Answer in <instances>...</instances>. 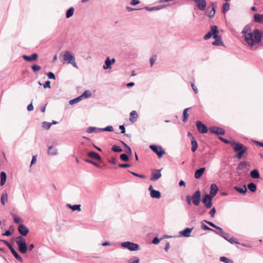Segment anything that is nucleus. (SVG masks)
<instances>
[{
    "instance_id": "f257e3e1",
    "label": "nucleus",
    "mask_w": 263,
    "mask_h": 263,
    "mask_svg": "<svg viewBox=\"0 0 263 263\" xmlns=\"http://www.w3.org/2000/svg\"><path fill=\"white\" fill-rule=\"evenodd\" d=\"M241 33L245 41L250 47L260 43L263 35L262 31L258 29H255L251 32V28L248 26H246L243 28Z\"/></svg>"
},
{
    "instance_id": "f03ea898",
    "label": "nucleus",
    "mask_w": 263,
    "mask_h": 263,
    "mask_svg": "<svg viewBox=\"0 0 263 263\" xmlns=\"http://www.w3.org/2000/svg\"><path fill=\"white\" fill-rule=\"evenodd\" d=\"M231 146L235 152L237 153L236 158L237 159H241L242 156L248 151V147L244 146L242 144L238 142H233L231 143Z\"/></svg>"
},
{
    "instance_id": "7ed1b4c3",
    "label": "nucleus",
    "mask_w": 263,
    "mask_h": 263,
    "mask_svg": "<svg viewBox=\"0 0 263 263\" xmlns=\"http://www.w3.org/2000/svg\"><path fill=\"white\" fill-rule=\"evenodd\" d=\"M63 61L67 64H71L74 67L78 68L75 61L74 54L72 52L67 50L63 52Z\"/></svg>"
},
{
    "instance_id": "20e7f679",
    "label": "nucleus",
    "mask_w": 263,
    "mask_h": 263,
    "mask_svg": "<svg viewBox=\"0 0 263 263\" xmlns=\"http://www.w3.org/2000/svg\"><path fill=\"white\" fill-rule=\"evenodd\" d=\"M16 243L18 246L19 251L22 254H25L28 250L25 238L19 236L16 238Z\"/></svg>"
},
{
    "instance_id": "39448f33",
    "label": "nucleus",
    "mask_w": 263,
    "mask_h": 263,
    "mask_svg": "<svg viewBox=\"0 0 263 263\" xmlns=\"http://www.w3.org/2000/svg\"><path fill=\"white\" fill-rule=\"evenodd\" d=\"M214 197H211L209 194H205L202 199V202L204 204V206L206 209H210L213 206V199Z\"/></svg>"
},
{
    "instance_id": "423d86ee",
    "label": "nucleus",
    "mask_w": 263,
    "mask_h": 263,
    "mask_svg": "<svg viewBox=\"0 0 263 263\" xmlns=\"http://www.w3.org/2000/svg\"><path fill=\"white\" fill-rule=\"evenodd\" d=\"M121 246L127 248L131 251H136L139 250V246L135 243L130 241H125L121 243Z\"/></svg>"
},
{
    "instance_id": "0eeeda50",
    "label": "nucleus",
    "mask_w": 263,
    "mask_h": 263,
    "mask_svg": "<svg viewBox=\"0 0 263 263\" xmlns=\"http://www.w3.org/2000/svg\"><path fill=\"white\" fill-rule=\"evenodd\" d=\"M201 193L199 190L195 191L191 196L192 199V203L195 206L199 205L201 201Z\"/></svg>"
},
{
    "instance_id": "6e6552de",
    "label": "nucleus",
    "mask_w": 263,
    "mask_h": 263,
    "mask_svg": "<svg viewBox=\"0 0 263 263\" xmlns=\"http://www.w3.org/2000/svg\"><path fill=\"white\" fill-rule=\"evenodd\" d=\"M149 148L157 155L159 158H161L165 153V151L162 148L161 146L151 145L149 146Z\"/></svg>"
},
{
    "instance_id": "1a4fd4ad",
    "label": "nucleus",
    "mask_w": 263,
    "mask_h": 263,
    "mask_svg": "<svg viewBox=\"0 0 263 263\" xmlns=\"http://www.w3.org/2000/svg\"><path fill=\"white\" fill-rule=\"evenodd\" d=\"M196 126L198 131L201 134H205L208 132L207 127L201 121L196 122Z\"/></svg>"
},
{
    "instance_id": "9d476101",
    "label": "nucleus",
    "mask_w": 263,
    "mask_h": 263,
    "mask_svg": "<svg viewBox=\"0 0 263 263\" xmlns=\"http://www.w3.org/2000/svg\"><path fill=\"white\" fill-rule=\"evenodd\" d=\"M211 133L215 134L217 135H223L225 134V130L219 127L212 126L209 129Z\"/></svg>"
},
{
    "instance_id": "9b49d317",
    "label": "nucleus",
    "mask_w": 263,
    "mask_h": 263,
    "mask_svg": "<svg viewBox=\"0 0 263 263\" xmlns=\"http://www.w3.org/2000/svg\"><path fill=\"white\" fill-rule=\"evenodd\" d=\"M17 229L19 233L23 236H26L29 231V229L23 224H20Z\"/></svg>"
},
{
    "instance_id": "f8f14e48",
    "label": "nucleus",
    "mask_w": 263,
    "mask_h": 263,
    "mask_svg": "<svg viewBox=\"0 0 263 263\" xmlns=\"http://www.w3.org/2000/svg\"><path fill=\"white\" fill-rule=\"evenodd\" d=\"M161 170H156L152 172L151 174V180L152 181H156L161 177L160 173Z\"/></svg>"
},
{
    "instance_id": "ddd939ff",
    "label": "nucleus",
    "mask_w": 263,
    "mask_h": 263,
    "mask_svg": "<svg viewBox=\"0 0 263 263\" xmlns=\"http://www.w3.org/2000/svg\"><path fill=\"white\" fill-rule=\"evenodd\" d=\"M218 191V187H217V185L215 183H212L210 186V192L209 195L214 197L217 193Z\"/></svg>"
},
{
    "instance_id": "4468645a",
    "label": "nucleus",
    "mask_w": 263,
    "mask_h": 263,
    "mask_svg": "<svg viewBox=\"0 0 263 263\" xmlns=\"http://www.w3.org/2000/svg\"><path fill=\"white\" fill-rule=\"evenodd\" d=\"M22 57L23 59L26 61L32 62L35 61L37 59L38 54L36 53H34L31 54L30 56L23 55Z\"/></svg>"
},
{
    "instance_id": "2eb2a0df",
    "label": "nucleus",
    "mask_w": 263,
    "mask_h": 263,
    "mask_svg": "<svg viewBox=\"0 0 263 263\" xmlns=\"http://www.w3.org/2000/svg\"><path fill=\"white\" fill-rule=\"evenodd\" d=\"M194 227L192 228H186L180 232V234L181 235L185 237H189L191 236V233L193 230Z\"/></svg>"
},
{
    "instance_id": "dca6fc26",
    "label": "nucleus",
    "mask_w": 263,
    "mask_h": 263,
    "mask_svg": "<svg viewBox=\"0 0 263 263\" xmlns=\"http://www.w3.org/2000/svg\"><path fill=\"white\" fill-rule=\"evenodd\" d=\"M87 156L92 159H96L97 160L101 161L102 160V158L101 156L95 152H90L87 153Z\"/></svg>"
},
{
    "instance_id": "f3484780",
    "label": "nucleus",
    "mask_w": 263,
    "mask_h": 263,
    "mask_svg": "<svg viewBox=\"0 0 263 263\" xmlns=\"http://www.w3.org/2000/svg\"><path fill=\"white\" fill-rule=\"evenodd\" d=\"M11 251L12 254L14 256V257L20 262H22L23 261V259L22 257L17 253V252L14 250V249L12 247L9 249Z\"/></svg>"
},
{
    "instance_id": "a211bd4d",
    "label": "nucleus",
    "mask_w": 263,
    "mask_h": 263,
    "mask_svg": "<svg viewBox=\"0 0 263 263\" xmlns=\"http://www.w3.org/2000/svg\"><path fill=\"white\" fill-rule=\"evenodd\" d=\"M205 170V167H201L195 171L194 177L196 179L200 178Z\"/></svg>"
},
{
    "instance_id": "6ab92c4d",
    "label": "nucleus",
    "mask_w": 263,
    "mask_h": 263,
    "mask_svg": "<svg viewBox=\"0 0 263 263\" xmlns=\"http://www.w3.org/2000/svg\"><path fill=\"white\" fill-rule=\"evenodd\" d=\"M234 189L235 190H236V191H237L238 193L242 195H245L247 191V189L245 185H243L242 187L237 186H235L234 187Z\"/></svg>"
},
{
    "instance_id": "aec40b11",
    "label": "nucleus",
    "mask_w": 263,
    "mask_h": 263,
    "mask_svg": "<svg viewBox=\"0 0 263 263\" xmlns=\"http://www.w3.org/2000/svg\"><path fill=\"white\" fill-rule=\"evenodd\" d=\"M254 21L256 23H263V14L256 13L254 15Z\"/></svg>"
},
{
    "instance_id": "412c9836",
    "label": "nucleus",
    "mask_w": 263,
    "mask_h": 263,
    "mask_svg": "<svg viewBox=\"0 0 263 263\" xmlns=\"http://www.w3.org/2000/svg\"><path fill=\"white\" fill-rule=\"evenodd\" d=\"M216 26H212L211 27V30L209 31L204 36L203 39L205 40H207L211 37L214 34V31L215 30L214 28H215Z\"/></svg>"
},
{
    "instance_id": "4be33fe9",
    "label": "nucleus",
    "mask_w": 263,
    "mask_h": 263,
    "mask_svg": "<svg viewBox=\"0 0 263 263\" xmlns=\"http://www.w3.org/2000/svg\"><path fill=\"white\" fill-rule=\"evenodd\" d=\"M86 132L89 134L95 133H98L101 132V128H97L96 127H89L87 128Z\"/></svg>"
},
{
    "instance_id": "5701e85b",
    "label": "nucleus",
    "mask_w": 263,
    "mask_h": 263,
    "mask_svg": "<svg viewBox=\"0 0 263 263\" xmlns=\"http://www.w3.org/2000/svg\"><path fill=\"white\" fill-rule=\"evenodd\" d=\"M138 117V116L137 112L135 110H133L130 113V121L132 123H134L136 121Z\"/></svg>"
},
{
    "instance_id": "b1692460",
    "label": "nucleus",
    "mask_w": 263,
    "mask_h": 263,
    "mask_svg": "<svg viewBox=\"0 0 263 263\" xmlns=\"http://www.w3.org/2000/svg\"><path fill=\"white\" fill-rule=\"evenodd\" d=\"M151 197L153 198L159 199L161 197V193L159 191L157 190L151 191L150 193Z\"/></svg>"
},
{
    "instance_id": "393cba45",
    "label": "nucleus",
    "mask_w": 263,
    "mask_h": 263,
    "mask_svg": "<svg viewBox=\"0 0 263 263\" xmlns=\"http://www.w3.org/2000/svg\"><path fill=\"white\" fill-rule=\"evenodd\" d=\"M0 177H1V186L4 185L7 179V175L5 172H2L0 174Z\"/></svg>"
},
{
    "instance_id": "a878e982",
    "label": "nucleus",
    "mask_w": 263,
    "mask_h": 263,
    "mask_svg": "<svg viewBox=\"0 0 263 263\" xmlns=\"http://www.w3.org/2000/svg\"><path fill=\"white\" fill-rule=\"evenodd\" d=\"M250 176L252 178L258 179L260 177L259 172L257 170H253L250 172Z\"/></svg>"
},
{
    "instance_id": "bb28decb",
    "label": "nucleus",
    "mask_w": 263,
    "mask_h": 263,
    "mask_svg": "<svg viewBox=\"0 0 263 263\" xmlns=\"http://www.w3.org/2000/svg\"><path fill=\"white\" fill-rule=\"evenodd\" d=\"M191 150L193 152H194L196 151L197 147H198V144L197 141H196L195 139L192 137V140H191Z\"/></svg>"
},
{
    "instance_id": "cd10ccee",
    "label": "nucleus",
    "mask_w": 263,
    "mask_h": 263,
    "mask_svg": "<svg viewBox=\"0 0 263 263\" xmlns=\"http://www.w3.org/2000/svg\"><path fill=\"white\" fill-rule=\"evenodd\" d=\"M190 109V108H186L183 110V119L182 121L184 123H185L187 122L188 118L189 117V114H187V110Z\"/></svg>"
},
{
    "instance_id": "c85d7f7f",
    "label": "nucleus",
    "mask_w": 263,
    "mask_h": 263,
    "mask_svg": "<svg viewBox=\"0 0 263 263\" xmlns=\"http://www.w3.org/2000/svg\"><path fill=\"white\" fill-rule=\"evenodd\" d=\"M67 206L70 208L73 211H81V205L80 204H74L71 205L70 204H67Z\"/></svg>"
},
{
    "instance_id": "c756f323",
    "label": "nucleus",
    "mask_w": 263,
    "mask_h": 263,
    "mask_svg": "<svg viewBox=\"0 0 263 263\" xmlns=\"http://www.w3.org/2000/svg\"><path fill=\"white\" fill-rule=\"evenodd\" d=\"M111 62L109 57H107L105 61V65L103 66V68L105 69L111 68Z\"/></svg>"
},
{
    "instance_id": "7c9ffc66",
    "label": "nucleus",
    "mask_w": 263,
    "mask_h": 263,
    "mask_svg": "<svg viewBox=\"0 0 263 263\" xmlns=\"http://www.w3.org/2000/svg\"><path fill=\"white\" fill-rule=\"evenodd\" d=\"M248 188L252 192H254L256 191V185L253 182L249 183L248 184Z\"/></svg>"
},
{
    "instance_id": "2f4dec72",
    "label": "nucleus",
    "mask_w": 263,
    "mask_h": 263,
    "mask_svg": "<svg viewBox=\"0 0 263 263\" xmlns=\"http://www.w3.org/2000/svg\"><path fill=\"white\" fill-rule=\"evenodd\" d=\"M74 9L73 7H70L69 8L66 13V16L67 18H70L71 17L74 13Z\"/></svg>"
},
{
    "instance_id": "473e14b6",
    "label": "nucleus",
    "mask_w": 263,
    "mask_h": 263,
    "mask_svg": "<svg viewBox=\"0 0 263 263\" xmlns=\"http://www.w3.org/2000/svg\"><path fill=\"white\" fill-rule=\"evenodd\" d=\"M215 30L214 31V34L213 35V37L215 40L221 39V35H218L219 30L218 29L217 27L216 26L215 28H214Z\"/></svg>"
},
{
    "instance_id": "72a5a7b5",
    "label": "nucleus",
    "mask_w": 263,
    "mask_h": 263,
    "mask_svg": "<svg viewBox=\"0 0 263 263\" xmlns=\"http://www.w3.org/2000/svg\"><path fill=\"white\" fill-rule=\"evenodd\" d=\"M7 200H8L7 193H3L2 195L1 199V201L2 204L3 205H4L5 204L6 202L7 201Z\"/></svg>"
},
{
    "instance_id": "f704fd0d",
    "label": "nucleus",
    "mask_w": 263,
    "mask_h": 263,
    "mask_svg": "<svg viewBox=\"0 0 263 263\" xmlns=\"http://www.w3.org/2000/svg\"><path fill=\"white\" fill-rule=\"evenodd\" d=\"M48 155H55L57 154V149L53 148L52 146H49L48 150Z\"/></svg>"
},
{
    "instance_id": "c9c22d12",
    "label": "nucleus",
    "mask_w": 263,
    "mask_h": 263,
    "mask_svg": "<svg viewBox=\"0 0 263 263\" xmlns=\"http://www.w3.org/2000/svg\"><path fill=\"white\" fill-rule=\"evenodd\" d=\"M212 44L213 46H223V42L221 41V39L215 40V41H213Z\"/></svg>"
},
{
    "instance_id": "e433bc0d",
    "label": "nucleus",
    "mask_w": 263,
    "mask_h": 263,
    "mask_svg": "<svg viewBox=\"0 0 263 263\" xmlns=\"http://www.w3.org/2000/svg\"><path fill=\"white\" fill-rule=\"evenodd\" d=\"M219 260L220 261L225 262V263H234L232 260H231L224 256H221L220 257Z\"/></svg>"
},
{
    "instance_id": "4c0bfd02",
    "label": "nucleus",
    "mask_w": 263,
    "mask_h": 263,
    "mask_svg": "<svg viewBox=\"0 0 263 263\" xmlns=\"http://www.w3.org/2000/svg\"><path fill=\"white\" fill-rule=\"evenodd\" d=\"M247 164V162L246 161H241L240 162L237 167V170L238 171H240L242 170Z\"/></svg>"
},
{
    "instance_id": "58836bf2",
    "label": "nucleus",
    "mask_w": 263,
    "mask_h": 263,
    "mask_svg": "<svg viewBox=\"0 0 263 263\" xmlns=\"http://www.w3.org/2000/svg\"><path fill=\"white\" fill-rule=\"evenodd\" d=\"M81 100H82V97L79 96L78 97H77L73 99H72L69 101V104L70 105H73L74 104L77 103L79 102H80Z\"/></svg>"
},
{
    "instance_id": "ea45409f",
    "label": "nucleus",
    "mask_w": 263,
    "mask_h": 263,
    "mask_svg": "<svg viewBox=\"0 0 263 263\" xmlns=\"http://www.w3.org/2000/svg\"><path fill=\"white\" fill-rule=\"evenodd\" d=\"M111 150L114 152L120 153L122 152V149L117 145H114L111 147Z\"/></svg>"
},
{
    "instance_id": "a19ab883",
    "label": "nucleus",
    "mask_w": 263,
    "mask_h": 263,
    "mask_svg": "<svg viewBox=\"0 0 263 263\" xmlns=\"http://www.w3.org/2000/svg\"><path fill=\"white\" fill-rule=\"evenodd\" d=\"M230 9V4L228 3H225L223 4L222 12L223 13L227 12Z\"/></svg>"
},
{
    "instance_id": "79ce46f5",
    "label": "nucleus",
    "mask_w": 263,
    "mask_h": 263,
    "mask_svg": "<svg viewBox=\"0 0 263 263\" xmlns=\"http://www.w3.org/2000/svg\"><path fill=\"white\" fill-rule=\"evenodd\" d=\"M144 9L145 10H146L147 11H152L160 10L161 9V7H159V6H155V7H152L146 6L144 7Z\"/></svg>"
},
{
    "instance_id": "37998d69",
    "label": "nucleus",
    "mask_w": 263,
    "mask_h": 263,
    "mask_svg": "<svg viewBox=\"0 0 263 263\" xmlns=\"http://www.w3.org/2000/svg\"><path fill=\"white\" fill-rule=\"evenodd\" d=\"M201 228L203 230H209V231H213V232H216V231L209 228V227H208L206 224H205L204 223H203L202 222L201 223Z\"/></svg>"
},
{
    "instance_id": "c03bdc74",
    "label": "nucleus",
    "mask_w": 263,
    "mask_h": 263,
    "mask_svg": "<svg viewBox=\"0 0 263 263\" xmlns=\"http://www.w3.org/2000/svg\"><path fill=\"white\" fill-rule=\"evenodd\" d=\"M91 96V92L89 90H85L83 93V94L81 96H80L82 97V99L83 98H89Z\"/></svg>"
},
{
    "instance_id": "a18cd8bd",
    "label": "nucleus",
    "mask_w": 263,
    "mask_h": 263,
    "mask_svg": "<svg viewBox=\"0 0 263 263\" xmlns=\"http://www.w3.org/2000/svg\"><path fill=\"white\" fill-rule=\"evenodd\" d=\"M52 125V123H50V122H47L46 121H44L42 123V127L45 129H49L51 126Z\"/></svg>"
},
{
    "instance_id": "49530a36",
    "label": "nucleus",
    "mask_w": 263,
    "mask_h": 263,
    "mask_svg": "<svg viewBox=\"0 0 263 263\" xmlns=\"http://www.w3.org/2000/svg\"><path fill=\"white\" fill-rule=\"evenodd\" d=\"M85 161L87 162V163H90V164H93V165L96 166V167H98V168H101V166L100 165H99L98 163L90 160V159H86L85 160Z\"/></svg>"
},
{
    "instance_id": "de8ad7c7",
    "label": "nucleus",
    "mask_w": 263,
    "mask_h": 263,
    "mask_svg": "<svg viewBox=\"0 0 263 263\" xmlns=\"http://www.w3.org/2000/svg\"><path fill=\"white\" fill-rule=\"evenodd\" d=\"M31 69L34 72H36L41 69V67L38 65L34 64L31 66Z\"/></svg>"
},
{
    "instance_id": "09e8293b",
    "label": "nucleus",
    "mask_w": 263,
    "mask_h": 263,
    "mask_svg": "<svg viewBox=\"0 0 263 263\" xmlns=\"http://www.w3.org/2000/svg\"><path fill=\"white\" fill-rule=\"evenodd\" d=\"M120 158L123 161L127 162L129 160L128 156L126 154H121L120 156Z\"/></svg>"
},
{
    "instance_id": "8fccbe9b",
    "label": "nucleus",
    "mask_w": 263,
    "mask_h": 263,
    "mask_svg": "<svg viewBox=\"0 0 263 263\" xmlns=\"http://www.w3.org/2000/svg\"><path fill=\"white\" fill-rule=\"evenodd\" d=\"M101 132H112L114 130L112 126H108L105 128H101Z\"/></svg>"
},
{
    "instance_id": "3c124183",
    "label": "nucleus",
    "mask_w": 263,
    "mask_h": 263,
    "mask_svg": "<svg viewBox=\"0 0 263 263\" xmlns=\"http://www.w3.org/2000/svg\"><path fill=\"white\" fill-rule=\"evenodd\" d=\"M128 172L129 173H130L131 174H132L135 176H136V177H139V178H142V179H145L146 178V176L145 175L139 174H137L136 173H134V172H131L130 171H128Z\"/></svg>"
},
{
    "instance_id": "603ef678",
    "label": "nucleus",
    "mask_w": 263,
    "mask_h": 263,
    "mask_svg": "<svg viewBox=\"0 0 263 263\" xmlns=\"http://www.w3.org/2000/svg\"><path fill=\"white\" fill-rule=\"evenodd\" d=\"M213 3L212 4V10L209 13V14H208V16L210 18H212L213 17L214 15H215V8L213 6Z\"/></svg>"
},
{
    "instance_id": "864d4df0",
    "label": "nucleus",
    "mask_w": 263,
    "mask_h": 263,
    "mask_svg": "<svg viewBox=\"0 0 263 263\" xmlns=\"http://www.w3.org/2000/svg\"><path fill=\"white\" fill-rule=\"evenodd\" d=\"M140 259L138 257L135 256L133 259H131L128 263H139Z\"/></svg>"
},
{
    "instance_id": "5fc2aeb1",
    "label": "nucleus",
    "mask_w": 263,
    "mask_h": 263,
    "mask_svg": "<svg viewBox=\"0 0 263 263\" xmlns=\"http://www.w3.org/2000/svg\"><path fill=\"white\" fill-rule=\"evenodd\" d=\"M219 139L220 140H221V141H222L224 143H226V144H230L231 145L232 142H235V141H229V140H227L226 139H224V138H223L222 137H219Z\"/></svg>"
},
{
    "instance_id": "6e6d98bb",
    "label": "nucleus",
    "mask_w": 263,
    "mask_h": 263,
    "mask_svg": "<svg viewBox=\"0 0 263 263\" xmlns=\"http://www.w3.org/2000/svg\"><path fill=\"white\" fill-rule=\"evenodd\" d=\"M12 215L14 218V221L15 223H18L22 221V219L20 217L16 216L14 214H12Z\"/></svg>"
},
{
    "instance_id": "4d7b16f0",
    "label": "nucleus",
    "mask_w": 263,
    "mask_h": 263,
    "mask_svg": "<svg viewBox=\"0 0 263 263\" xmlns=\"http://www.w3.org/2000/svg\"><path fill=\"white\" fill-rule=\"evenodd\" d=\"M156 59H157V57L155 55H153L151 57V58L150 59V65H151V67L153 66V65H154V64L156 62Z\"/></svg>"
},
{
    "instance_id": "13d9d810",
    "label": "nucleus",
    "mask_w": 263,
    "mask_h": 263,
    "mask_svg": "<svg viewBox=\"0 0 263 263\" xmlns=\"http://www.w3.org/2000/svg\"><path fill=\"white\" fill-rule=\"evenodd\" d=\"M47 75L48 76V78L49 79H53V80L55 79V74L52 72L50 71V72H48L47 73Z\"/></svg>"
},
{
    "instance_id": "bf43d9fd",
    "label": "nucleus",
    "mask_w": 263,
    "mask_h": 263,
    "mask_svg": "<svg viewBox=\"0 0 263 263\" xmlns=\"http://www.w3.org/2000/svg\"><path fill=\"white\" fill-rule=\"evenodd\" d=\"M216 212V209L214 207L210 211L209 214L210 215V216L213 218L215 216Z\"/></svg>"
},
{
    "instance_id": "052dcab7",
    "label": "nucleus",
    "mask_w": 263,
    "mask_h": 263,
    "mask_svg": "<svg viewBox=\"0 0 263 263\" xmlns=\"http://www.w3.org/2000/svg\"><path fill=\"white\" fill-rule=\"evenodd\" d=\"M186 200L189 205H191L192 202V199L190 195H188L186 196Z\"/></svg>"
},
{
    "instance_id": "680f3d73",
    "label": "nucleus",
    "mask_w": 263,
    "mask_h": 263,
    "mask_svg": "<svg viewBox=\"0 0 263 263\" xmlns=\"http://www.w3.org/2000/svg\"><path fill=\"white\" fill-rule=\"evenodd\" d=\"M204 222H206V223H208L209 225H210V226L214 228L215 229H216L217 227H218L217 226L215 225L214 223H213L212 222H211V221H207L206 220H203Z\"/></svg>"
},
{
    "instance_id": "e2e57ef3",
    "label": "nucleus",
    "mask_w": 263,
    "mask_h": 263,
    "mask_svg": "<svg viewBox=\"0 0 263 263\" xmlns=\"http://www.w3.org/2000/svg\"><path fill=\"white\" fill-rule=\"evenodd\" d=\"M108 162L111 163L116 164L118 162V160L116 158L112 157L109 160H108Z\"/></svg>"
},
{
    "instance_id": "0e129e2a",
    "label": "nucleus",
    "mask_w": 263,
    "mask_h": 263,
    "mask_svg": "<svg viewBox=\"0 0 263 263\" xmlns=\"http://www.w3.org/2000/svg\"><path fill=\"white\" fill-rule=\"evenodd\" d=\"M227 241H229L231 244H233V243L239 244V242L237 240H234V238L233 237H229V238L228 239V240Z\"/></svg>"
},
{
    "instance_id": "69168bd1",
    "label": "nucleus",
    "mask_w": 263,
    "mask_h": 263,
    "mask_svg": "<svg viewBox=\"0 0 263 263\" xmlns=\"http://www.w3.org/2000/svg\"><path fill=\"white\" fill-rule=\"evenodd\" d=\"M43 86H44V88H51L50 82L49 81H46L45 84H44Z\"/></svg>"
},
{
    "instance_id": "338daca9",
    "label": "nucleus",
    "mask_w": 263,
    "mask_h": 263,
    "mask_svg": "<svg viewBox=\"0 0 263 263\" xmlns=\"http://www.w3.org/2000/svg\"><path fill=\"white\" fill-rule=\"evenodd\" d=\"M130 166V164L128 163H123V164H119V167L121 168H127Z\"/></svg>"
},
{
    "instance_id": "774afa93",
    "label": "nucleus",
    "mask_w": 263,
    "mask_h": 263,
    "mask_svg": "<svg viewBox=\"0 0 263 263\" xmlns=\"http://www.w3.org/2000/svg\"><path fill=\"white\" fill-rule=\"evenodd\" d=\"M216 229L217 230V231H216L215 233L219 234V235L223 232L222 229L218 226Z\"/></svg>"
}]
</instances>
